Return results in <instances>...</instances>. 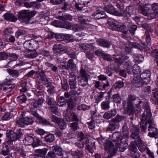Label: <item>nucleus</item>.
<instances>
[{"label": "nucleus", "instance_id": "nucleus-64", "mask_svg": "<svg viewBox=\"0 0 158 158\" xmlns=\"http://www.w3.org/2000/svg\"><path fill=\"white\" fill-rule=\"evenodd\" d=\"M87 123L88 127L90 129H93L95 127V122L94 120L92 119L91 121L88 122Z\"/></svg>", "mask_w": 158, "mask_h": 158}, {"label": "nucleus", "instance_id": "nucleus-6", "mask_svg": "<svg viewBox=\"0 0 158 158\" xmlns=\"http://www.w3.org/2000/svg\"><path fill=\"white\" fill-rule=\"evenodd\" d=\"M122 117L117 115L114 118L111 119L109 123L106 131H107L115 130L118 127L119 123L123 119Z\"/></svg>", "mask_w": 158, "mask_h": 158}, {"label": "nucleus", "instance_id": "nucleus-59", "mask_svg": "<svg viewBox=\"0 0 158 158\" xmlns=\"http://www.w3.org/2000/svg\"><path fill=\"white\" fill-rule=\"evenodd\" d=\"M130 153L134 158H138L140 156V154L137 151V150L131 151Z\"/></svg>", "mask_w": 158, "mask_h": 158}, {"label": "nucleus", "instance_id": "nucleus-15", "mask_svg": "<svg viewBox=\"0 0 158 158\" xmlns=\"http://www.w3.org/2000/svg\"><path fill=\"white\" fill-rule=\"evenodd\" d=\"M22 133H19V135H17L15 133L12 131H7L6 132V136L8 138L9 140L6 143L7 144L10 143H11V141H14L17 140L19 139L20 136L22 135Z\"/></svg>", "mask_w": 158, "mask_h": 158}, {"label": "nucleus", "instance_id": "nucleus-9", "mask_svg": "<svg viewBox=\"0 0 158 158\" xmlns=\"http://www.w3.org/2000/svg\"><path fill=\"white\" fill-rule=\"evenodd\" d=\"M42 41L41 40H29L25 41L24 43V46L28 50H31L32 48L37 49L39 48V42Z\"/></svg>", "mask_w": 158, "mask_h": 158}, {"label": "nucleus", "instance_id": "nucleus-27", "mask_svg": "<svg viewBox=\"0 0 158 158\" xmlns=\"http://www.w3.org/2000/svg\"><path fill=\"white\" fill-rule=\"evenodd\" d=\"M98 43L100 46L106 48H109L111 45V43L110 41L103 39H99Z\"/></svg>", "mask_w": 158, "mask_h": 158}, {"label": "nucleus", "instance_id": "nucleus-19", "mask_svg": "<svg viewBox=\"0 0 158 158\" xmlns=\"http://www.w3.org/2000/svg\"><path fill=\"white\" fill-rule=\"evenodd\" d=\"M69 85L70 88L72 89H75L76 88L77 85L76 77L75 74L71 73L69 77Z\"/></svg>", "mask_w": 158, "mask_h": 158}, {"label": "nucleus", "instance_id": "nucleus-36", "mask_svg": "<svg viewBox=\"0 0 158 158\" xmlns=\"http://www.w3.org/2000/svg\"><path fill=\"white\" fill-rule=\"evenodd\" d=\"M128 28L130 33L132 35H134L137 28V26L136 25L132 24L130 22L128 24Z\"/></svg>", "mask_w": 158, "mask_h": 158}, {"label": "nucleus", "instance_id": "nucleus-7", "mask_svg": "<svg viewBox=\"0 0 158 158\" xmlns=\"http://www.w3.org/2000/svg\"><path fill=\"white\" fill-rule=\"evenodd\" d=\"M89 78V75L83 69H81L80 71V76L78 77V84L79 85L84 87L88 83Z\"/></svg>", "mask_w": 158, "mask_h": 158}, {"label": "nucleus", "instance_id": "nucleus-8", "mask_svg": "<svg viewBox=\"0 0 158 158\" xmlns=\"http://www.w3.org/2000/svg\"><path fill=\"white\" fill-rule=\"evenodd\" d=\"M136 142L138 144V147L140 151L143 152L145 151L149 156L148 158H154L153 153L148 148L146 147V145L141 140L140 137H138Z\"/></svg>", "mask_w": 158, "mask_h": 158}, {"label": "nucleus", "instance_id": "nucleus-40", "mask_svg": "<svg viewBox=\"0 0 158 158\" xmlns=\"http://www.w3.org/2000/svg\"><path fill=\"white\" fill-rule=\"evenodd\" d=\"M68 66L69 69H70L72 70V71H74L76 69V66L73 62V60L72 59H70L68 61Z\"/></svg>", "mask_w": 158, "mask_h": 158}, {"label": "nucleus", "instance_id": "nucleus-62", "mask_svg": "<svg viewBox=\"0 0 158 158\" xmlns=\"http://www.w3.org/2000/svg\"><path fill=\"white\" fill-rule=\"evenodd\" d=\"M71 8V5L69 4L68 2H65L64 4V5L61 7L62 10H70Z\"/></svg>", "mask_w": 158, "mask_h": 158}, {"label": "nucleus", "instance_id": "nucleus-41", "mask_svg": "<svg viewBox=\"0 0 158 158\" xmlns=\"http://www.w3.org/2000/svg\"><path fill=\"white\" fill-rule=\"evenodd\" d=\"M85 25H82V24H74V28L73 31H81L84 29L85 27Z\"/></svg>", "mask_w": 158, "mask_h": 158}, {"label": "nucleus", "instance_id": "nucleus-18", "mask_svg": "<svg viewBox=\"0 0 158 158\" xmlns=\"http://www.w3.org/2000/svg\"><path fill=\"white\" fill-rule=\"evenodd\" d=\"M34 141V138L31 136H27L25 138L24 140V143L26 145H29L32 144L33 147H35L39 145L38 143H36V142H33Z\"/></svg>", "mask_w": 158, "mask_h": 158}, {"label": "nucleus", "instance_id": "nucleus-38", "mask_svg": "<svg viewBox=\"0 0 158 158\" xmlns=\"http://www.w3.org/2000/svg\"><path fill=\"white\" fill-rule=\"evenodd\" d=\"M133 58L135 61L139 63L142 62L144 60L143 56L140 54H135L133 56Z\"/></svg>", "mask_w": 158, "mask_h": 158}, {"label": "nucleus", "instance_id": "nucleus-4", "mask_svg": "<svg viewBox=\"0 0 158 158\" xmlns=\"http://www.w3.org/2000/svg\"><path fill=\"white\" fill-rule=\"evenodd\" d=\"M117 23V22L114 20L110 21L108 22L109 25L112 30L122 32L123 37L126 38L128 33L126 25L124 23H121L119 24Z\"/></svg>", "mask_w": 158, "mask_h": 158}, {"label": "nucleus", "instance_id": "nucleus-35", "mask_svg": "<svg viewBox=\"0 0 158 158\" xmlns=\"http://www.w3.org/2000/svg\"><path fill=\"white\" fill-rule=\"evenodd\" d=\"M74 27V24L72 25V24L66 22H64L63 23H60V27H61L72 29L73 30Z\"/></svg>", "mask_w": 158, "mask_h": 158}, {"label": "nucleus", "instance_id": "nucleus-23", "mask_svg": "<svg viewBox=\"0 0 158 158\" xmlns=\"http://www.w3.org/2000/svg\"><path fill=\"white\" fill-rule=\"evenodd\" d=\"M152 94L151 99L153 104L158 105V93L156 90H153L152 91Z\"/></svg>", "mask_w": 158, "mask_h": 158}, {"label": "nucleus", "instance_id": "nucleus-54", "mask_svg": "<svg viewBox=\"0 0 158 158\" xmlns=\"http://www.w3.org/2000/svg\"><path fill=\"white\" fill-rule=\"evenodd\" d=\"M133 68L132 73L134 74V75H140V70L138 67H135L134 65L133 66Z\"/></svg>", "mask_w": 158, "mask_h": 158}, {"label": "nucleus", "instance_id": "nucleus-10", "mask_svg": "<svg viewBox=\"0 0 158 158\" xmlns=\"http://www.w3.org/2000/svg\"><path fill=\"white\" fill-rule=\"evenodd\" d=\"M114 144L110 141H106L104 143V146L106 152L110 156H113L116 152L115 148L114 147Z\"/></svg>", "mask_w": 158, "mask_h": 158}, {"label": "nucleus", "instance_id": "nucleus-39", "mask_svg": "<svg viewBox=\"0 0 158 158\" xmlns=\"http://www.w3.org/2000/svg\"><path fill=\"white\" fill-rule=\"evenodd\" d=\"M47 151L48 150L47 149L44 148L36 150H35V152L37 153L36 155L41 156L45 155L46 154Z\"/></svg>", "mask_w": 158, "mask_h": 158}, {"label": "nucleus", "instance_id": "nucleus-44", "mask_svg": "<svg viewBox=\"0 0 158 158\" xmlns=\"http://www.w3.org/2000/svg\"><path fill=\"white\" fill-rule=\"evenodd\" d=\"M71 154L75 157H81L83 155V153L81 151L78 150L73 151L71 152Z\"/></svg>", "mask_w": 158, "mask_h": 158}, {"label": "nucleus", "instance_id": "nucleus-11", "mask_svg": "<svg viewBox=\"0 0 158 158\" xmlns=\"http://www.w3.org/2000/svg\"><path fill=\"white\" fill-rule=\"evenodd\" d=\"M131 83L133 85L137 87L142 86L145 84L148 83L147 81H143L139 75H134V77Z\"/></svg>", "mask_w": 158, "mask_h": 158}, {"label": "nucleus", "instance_id": "nucleus-43", "mask_svg": "<svg viewBox=\"0 0 158 158\" xmlns=\"http://www.w3.org/2000/svg\"><path fill=\"white\" fill-rule=\"evenodd\" d=\"M124 85V83L123 80L118 81L114 84V86L116 89H119L123 87Z\"/></svg>", "mask_w": 158, "mask_h": 158}, {"label": "nucleus", "instance_id": "nucleus-51", "mask_svg": "<svg viewBox=\"0 0 158 158\" xmlns=\"http://www.w3.org/2000/svg\"><path fill=\"white\" fill-rule=\"evenodd\" d=\"M113 101L117 103H120L121 100V98L118 94H114L112 96Z\"/></svg>", "mask_w": 158, "mask_h": 158}, {"label": "nucleus", "instance_id": "nucleus-37", "mask_svg": "<svg viewBox=\"0 0 158 158\" xmlns=\"http://www.w3.org/2000/svg\"><path fill=\"white\" fill-rule=\"evenodd\" d=\"M92 45L91 44H88L86 43H81L80 44V47L83 50H86L89 51H91V47Z\"/></svg>", "mask_w": 158, "mask_h": 158}, {"label": "nucleus", "instance_id": "nucleus-55", "mask_svg": "<svg viewBox=\"0 0 158 158\" xmlns=\"http://www.w3.org/2000/svg\"><path fill=\"white\" fill-rule=\"evenodd\" d=\"M60 128L61 129H64L66 127V123L65 122H64V120L60 118V119L58 121L57 123Z\"/></svg>", "mask_w": 158, "mask_h": 158}, {"label": "nucleus", "instance_id": "nucleus-21", "mask_svg": "<svg viewBox=\"0 0 158 158\" xmlns=\"http://www.w3.org/2000/svg\"><path fill=\"white\" fill-rule=\"evenodd\" d=\"M116 114V110L114 109L105 112L103 115V117L105 119H109L115 116Z\"/></svg>", "mask_w": 158, "mask_h": 158}, {"label": "nucleus", "instance_id": "nucleus-46", "mask_svg": "<svg viewBox=\"0 0 158 158\" xmlns=\"http://www.w3.org/2000/svg\"><path fill=\"white\" fill-rule=\"evenodd\" d=\"M101 106L102 109L103 110H108L110 107L109 102L107 101L102 102L101 103Z\"/></svg>", "mask_w": 158, "mask_h": 158}, {"label": "nucleus", "instance_id": "nucleus-1", "mask_svg": "<svg viewBox=\"0 0 158 158\" xmlns=\"http://www.w3.org/2000/svg\"><path fill=\"white\" fill-rule=\"evenodd\" d=\"M151 113L144 112L141 117V122L148 123V131L150 132L148 135L150 137L157 138L158 137V131L157 129L154 127L153 122L151 118Z\"/></svg>", "mask_w": 158, "mask_h": 158}, {"label": "nucleus", "instance_id": "nucleus-47", "mask_svg": "<svg viewBox=\"0 0 158 158\" xmlns=\"http://www.w3.org/2000/svg\"><path fill=\"white\" fill-rule=\"evenodd\" d=\"M126 11H124L122 12L123 13V12L124 11L125 12V13L124 14V16H123L125 17H127V12L128 14H134V9L132 6H128L126 8Z\"/></svg>", "mask_w": 158, "mask_h": 158}, {"label": "nucleus", "instance_id": "nucleus-61", "mask_svg": "<svg viewBox=\"0 0 158 158\" xmlns=\"http://www.w3.org/2000/svg\"><path fill=\"white\" fill-rule=\"evenodd\" d=\"M136 98L134 95H129L127 98V103L133 104L132 102L136 100Z\"/></svg>", "mask_w": 158, "mask_h": 158}, {"label": "nucleus", "instance_id": "nucleus-29", "mask_svg": "<svg viewBox=\"0 0 158 158\" xmlns=\"http://www.w3.org/2000/svg\"><path fill=\"white\" fill-rule=\"evenodd\" d=\"M36 49H32L31 50H28L27 53H25V55L30 58H34L37 55V54L35 51Z\"/></svg>", "mask_w": 158, "mask_h": 158}, {"label": "nucleus", "instance_id": "nucleus-24", "mask_svg": "<svg viewBox=\"0 0 158 158\" xmlns=\"http://www.w3.org/2000/svg\"><path fill=\"white\" fill-rule=\"evenodd\" d=\"M66 47H64L60 44H55L52 49L54 52L55 53H60L61 51H64Z\"/></svg>", "mask_w": 158, "mask_h": 158}, {"label": "nucleus", "instance_id": "nucleus-28", "mask_svg": "<svg viewBox=\"0 0 158 158\" xmlns=\"http://www.w3.org/2000/svg\"><path fill=\"white\" fill-rule=\"evenodd\" d=\"M139 75L141 78L143 80V81H147L148 83L150 82V76L151 74L149 71H147Z\"/></svg>", "mask_w": 158, "mask_h": 158}, {"label": "nucleus", "instance_id": "nucleus-20", "mask_svg": "<svg viewBox=\"0 0 158 158\" xmlns=\"http://www.w3.org/2000/svg\"><path fill=\"white\" fill-rule=\"evenodd\" d=\"M139 129L137 127L134 126L132 127L131 130V137L134 139H135V141H137L138 137H140L139 135Z\"/></svg>", "mask_w": 158, "mask_h": 158}, {"label": "nucleus", "instance_id": "nucleus-5", "mask_svg": "<svg viewBox=\"0 0 158 158\" xmlns=\"http://www.w3.org/2000/svg\"><path fill=\"white\" fill-rule=\"evenodd\" d=\"M36 14V12L35 11H29L24 10L19 12V17L22 22L27 23L30 19Z\"/></svg>", "mask_w": 158, "mask_h": 158}, {"label": "nucleus", "instance_id": "nucleus-33", "mask_svg": "<svg viewBox=\"0 0 158 158\" xmlns=\"http://www.w3.org/2000/svg\"><path fill=\"white\" fill-rule=\"evenodd\" d=\"M132 63L129 61L125 63V68L128 74H131L132 73L133 68L132 67Z\"/></svg>", "mask_w": 158, "mask_h": 158}, {"label": "nucleus", "instance_id": "nucleus-49", "mask_svg": "<svg viewBox=\"0 0 158 158\" xmlns=\"http://www.w3.org/2000/svg\"><path fill=\"white\" fill-rule=\"evenodd\" d=\"M143 108L145 110L144 112L147 113H151V110L149 103L148 102H145L143 104Z\"/></svg>", "mask_w": 158, "mask_h": 158}, {"label": "nucleus", "instance_id": "nucleus-16", "mask_svg": "<svg viewBox=\"0 0 158 158\" xmlns=\"http://www.w3.org/2000/svg\"><path fill=\"white\" fill-rule=\"evenodd\" d=\"M51 148L53 152L51 153L50 152V158H55V153L59 156H62V150L59 146L55 145L52 147L50 146V148Z\"/></svg>", "mask_w": 158, "mask_h": 158}, {"label": "nucleus", "instance_id": "nucleus-22", "mask_svg": "<svg viewBox=\"0 0 158 158\" xmlns=\"http://www.w3.org/2000/svg\"><path fill=\"white\" fill-rule=\"evenodd\" d=\"M32 114L37 118V121L38 122L42 125H46L48 124V122L46 119L40 116L36 112H32Z\"/></svg>", "mask_w": 158, "mask_h": 158}, {"label": "nucleus", "instance_id": "nucleus-17", "mask_svg": "<svg viewBox=\"0 0 158 158\" xmlns=\"http://www.w3.org/2000/svg\"><path fill=\"white\" fill-rule=\"evenodd\" d=\"M85 144L86 145L87 150L91 153H94L95 149V143L93 140L86 139Z\"/></svg>", "mask_w": 158, "mask_h": 158}, {"label": "nucleus", "instance_id": "nucleus-12", "mask_svg": "<svg viewBox=\"0 0 158 158\" xmlns=\"http://www.w3.org/2000/svg\"><path fill=\"white\" fill-rule=\"evenodd\" d=\"M104 10L107 12L116 16H124L125 12L123 13L119 12L118 11L115 10L114 7L111 5H107L104 7Z\"/></svg>", "mask_w": 158, "mask_h": 158}, {"label": "nucleus", "instance_id": "nucleus-52", "mask_svg": "<svg viewBox=\"0 0 158 158\" xmlns=\"http://www.w3.org/2000/svg\"><path fill=\"white\" fill-rule=\"evenodd\" d=\"M6 150H3L1 152V154L4 156L10 154V152L11 151H12L13 150L12 148H9V147L7 145H6Z\"/></svg>", "mask_w": 158, "mask_h": 158}, {"label": "nucleus", "instance_id": "nucleus-13", "mask_svg": "<svg viewBox=\"0 0 158 158\" xmlns=\"http://www.w3.org/2000/svg\"><path fill=\"white\" fill-rule=\"evenodd\" d=\"M33 121V120L31 117L21 118L18 120L17 123L19 126L23 127L25 125H29L32 124Z\"/></svg>", "mask_w": 158, "mask_h": 158}, {"label": "nucleus", "instance_id": "nucleus-31", "mask_svg": "<svg viewBox=\"0 0 158 158\" xmlns=\"http://www.w3.org/2000/svg\"><path fill=\"white\" fill-rule=\"evenodd\" d=\"M4 17L6 20L9 21L10 22H15L17 20V18L13 15L9 13H7L4 15Z\"/></svg>", "mask_w": 158, "mask_h": 158}, {"label": "nucleus", "instance_id": "nucleus-26", "mask_svg": "<svg viewBox=\"0 0 158 158\" xmlns=\"http://www.w3.org/2000/svg\"><path fill=\"white\" fill-rule=\"evenodd\" d=\"M129 46L130 48H135L141 51H145V50L147 49L146 48V46L143 47L140 44L135 42H130L129 44Z\"/></svg>", "mask_w": 158, "mask_h": 158}, {"label": "nucleus", "instance_id": "nucleus-25", "mask_svg": "<svg viewBox=\"0 0 158 158\" xmlns=\"http://www.w3.org/2000/svg\"><path fill=\"white\" fill-rule=\"evenodd\" d=\"M104 14V12L102 11L100 9L96 10L93 14V16L94 17L95 19H99L104 18L105 17L103 16Z\"/></svg>", "mask_w": 158, "mask_h": 158}, {"label": "nucleus", "instance_id": "nucleus-42", "mask_svg": "<svg viewBox=\"0 0 158 158\" xmlns=\"http://www.w3.org/2000/svg\"><path fill=\"white\" fill-rule=\"evenodd\" d=\"M91 107L90 106H88L85 104H82L77 107V109L79 110L85 111L89 110Z\"/></svg>", "mask_w": 158, "mask_h": 158}, {"label": "nucleus", "instance_id": "nucleus-14", "mask_svg": "<svg viewBox=\"0 0 158 158\" xmlns=\"http://www.w3.org/2000/svg\"><path fill=\"white\" fill-rule=\"evenodd\" d=\"M129 58L127 56L121 53L119 55L116 54L113 55V59L115 63L119 65L122 64L125 60H127Z\"/></svg>", "mask_w": 158, "mask_h": 158}, {"label": "nucleus", "instance_id": "nucleus-32", "mask_svg": "<svg viewBox=\"0 0 158 158\" xmlns=\"http://www.w3.org/2000/svg\"><path fill=\"white\" fill-rule=\"evenodd\" d=\"M122 134L123 136V137H122V135H121V139H126L128 137L129 133L127 127L126 125H124L123 126L122 128Z\"/></svg>", "mask_w": 158, "mask_h": 158}, {"label": "nucleus", "instance_id": "nucleus-30", "mask_svg": "<svg viewBox=\"0 0 158 158\" xmlns=\"http://www.w3.org/2000/svg\"><path fill=\"white\" fill-rule=\"evenodd\" d=\"M127 107L125 110L128 114L129 115H132L134 112V109L133 104L127 103Z\"/></svg>", "mask_w": 158, "mask_h": 158}, {"label": "nucleus", "instance_id": "nucleus-50", "mask_svg": "<svg viewBox=\"0 0 158 158\" xmlns=\"http://www.w3.org/2000/svg\"><path fill=\"white\" fill-rule=\"evenodd\" d=\"M148 123L146 122H141L140 123V128L142 131L144 132L147 128Z\"/></svg>", "mask_w": 158, "mask_h": 158}, {"label": "nucleus", "instance_id": "nucleus-34", "mask_svg": "<svg viewBox=\"0 0 158 158\" xmlns=\"http://www.w3.org/2000/svg\"><path fill=\"white\" fill-rule=\"evenodd\" d=\"M64 52L65 53H67L71 58L73 59L76 58L77 57V55L75 53L73 50L68 49L66 47Z\"/></svg>", "mask_w": 158, "mask_h": 158}, {"label": "nucleus", "instance_id": "nucleus-56", "mask_svg": "<svg viewBox=\"0 0 158 158\" xmlns=\"http://www.w3.org/2000/svg\"><path fill=\"white\" fill-rule=\"evenodd\" d=\"M146 40L148 45L150 46L151 45V40L149 32H146Z\"/></svg>", "mask_w": 158, "mask_h": 158}, {"label": "nucleus", "instance_id": "nucleus-2", "mask_svg": "<svg viewBox=\"0 0 158 158\" xmlns=\"http://www.w3.org/2000/svg\"><path fill=\"white\" fill-rule=\"evenodd\" d=\"M147 4L140 7L141 13L147 16L149 19H151L158 17V3H153L151 6Z\"/></svg>", "mask_w": 158, "mask_h": 158}, {"label": "nucleus", "instance_id": "nucleus-58", "mask_svg": "<svg viewBox=\"0 0 158 158\" xmlns=\"http://www.w3.org/2000/svg\"><path fill=\"white\" fill-rule=\"evenodd\" d=\"M26 33V31L19 29L16 32L15 35L17 38H19L20 35H25Z\"/></svg>", "mask_w": 158, "mask_h": 158}, {"label": "nucleus", "instance_id": "nucleus-63", "mask_svg": "<svg viewBox=\"0 0 158 158\" xmlns=\"http://www.w3.org/2000/svg\"><path fill=\"white\" fill-rule=\"evenodd\" d=\"M70 127L71 129L73 131H75L79 128L78 124L76 122H74L71 124Z\"/></svg>", "mask_w": 158, "mask_h": 158}, {"label": "nucleus", "instance_id": "nucleus-60", "mask_svg": "<svg viewBox=\"0 0 158 158\" xmlns=\"http://www.w3.org/2000/svg\"><path fill=\"white\" fill-rule=\"evenodd\" d=\"M142 27L146 29L145 32H150L152 33L153 31L152 29L150 27H148V25L147 23H144L142 25Z\"/></svg>", "mask_w": 158, "mask_h": 158}, {"label": "nucleus", "instance_id": "nucleus-57", "mask_svg": "<svg viewBox=\"0 0 158 158\" xmlns=\"http://www.w3.org/2000/svg\"><path fill=\"white\" fill-rule=\"evenodd\" d=\"M58 18L61 20H69L72 19V16L69 15H65L62 16H58Z\"/></svg>", "mask_w": 158, "mask_h": 158}, {"label": "nucleus", "instance_id": "nucleus-45", "mask_svg": "<svg viewBox=\"0 0 158 158\" xmlns=\"http://www.w3.org/2000/svg\"><path fill=\"white\" fill-rule=\"evenodd\" d=\"M7 71L10 75H11L12 77H18L19 75V72L17 70L9 69H7Z\"/></svg>", "mask_w": 158, "mask_h": 158}, {"label": "nucleus", "instance_id": "nucleus-3", "mask_svg": "<svg viewBox=\"0 0 158 158\" xmlns=\"http://www.w3.org/2000/svg\"><path fill=\"white\" fill-rule=\"evenodd\" d=\"M121 134L120 132H115L112 135V139L113 142H116L115 147L116 151L123 152L128 147L126 140L124 139H121Z\"/></svg>", "mask_w": 158, "mask_h": 158}, {"label": "nucleus", "instance_id": "nucleus-53", "mask_svg": "<svg viewBox=\"0 0 158 158\" xmlns=\"http://www.w3.org/2000/svg\"><path fill=\"white\" fill-rule=\"evenodd\" d=\"M14 87V85L12 84H8L6 85L3 88V89L5 91L9 92L11 91Z\"/></svg>", "mask_w": 158, "mask_h": 158}, {"label": "nucleus", "instance_id": "nucleus-48", "mask_svg": "<svg viewBox=\"0 0 158 158\" xmlns=\"http://www.w3.org/2000/svg\"><path fill=\"white\" fill-rule=\"evenodd\" d=\"M151 55L155 58V60L158 65V49H156L153 50Z\"/></svg>", "mask_w": 158, "mask_h": 158}]
</instances>
